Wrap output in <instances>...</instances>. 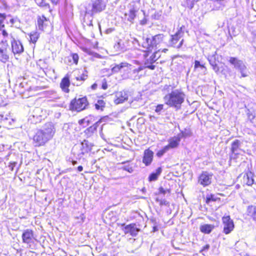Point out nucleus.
<instances>
[{
    "label": "nucleus",
    "instance_id": "obj_14",
    "mask_svg": "<svg viewBox=\"0 0 256 256\" xmlns=\"http://www.w3.org/2000/svg\"><path fill=\"white\" fill-rule=\"evenodd\" d=\"M11 45L12 52L14 54H20L24 52V48L20 41L16 40L12 38L11 40Z\"/></svg>",
    "mask_w": 256,
    "mask_h": 256
},
{
    "label": "nucleus",
    "instance_id": "obj_50",
    "mask_svg": "<svg viewBox=\"0 0 256 256\" xmlns=\"http://www.w3.org/2000/svg\"><path fill=\"white\" fill-rule=\"evenodd\" d=\"M16 164H17L16 162H10L8 166V168L9 170L12 172L14 170V168L16 166Z\"/></svg>",
    "mask_w": 256,
    "mask_h": 256
},
{
    "label": "nucleus",
    "instance_id": "obj_24",
    "mask_svg": "<svg viewBox=\"0 0 256 256\" xmlns=\"http://www.w3.org/2000/svg\"><path fill=\"white\" fill-rule=\"evenodd\" d=\"M168 142V144L166 146L168 147V150L170 148H177L180 144V142L174 136L169 138Z\"/></svg>",
    "mask_w": 256,
    "mask_h": 256
},
{
    "label": "nucleus",
    "instance_id": "obj_17",
    "mask_svg": "<svg viewBox=\"0 0 256 256\" xmlns=\"http://www.w3.org/2000/svg\"><path fill=\"white\" fill-rule=\"evenodd\" d=\"M154 157V152L149 148L144 151L142 162L146 166H149L152 163Z\"/></svg>",
    "mask_w": 256,
    "mask_h": 256
},
{
    "label": "nucleus",
    "instance_id": "obj_53",
    "mask_svg": "<svg viewBox=\"0 0 256 256\" xmlns=\"http://www.w3.org/2000/svg\"><path fill=\"white\" fill-rule=\"evenodd\" d=\"M156 54H157L156 52H154L149 58L150 60V62H150V63L151 64L154 63L156 60Z\"/></svg>",
    "mask_w": 256,
    "mask_h": 256
},
{
    "label": "nucleus",
    "instance_id": "obj_43",
    "mask_svg": "<svg viewBox=\"0 0 256 256\" xmlns=\"http://www.w3.org/2000/svg\"><path fill=\"white\" fill-rule=\"evenodd\" d=\"M180 131L182 133L184 138L191 136V132L189 128H184V130H182Z\"/></svg>",
    "mask_w": 256,
    "mask_h": 256
},
{
    "label": "nucleus",
    "instance_id": "obj_15",
    "mask_svg": "<svg viewBox=\"0 0 256 256\" xmlns=\"http://www.w3.org/2000/svg\"><path fill=\"white\" fill-rule=\"evenodd\" d=\"M212 175L205 172L199 176L198 182L204 186H208L212 182Z\"/></svg>",
    "mask_w": 256,
    "mask_h": 256
},
{
    "label": "nucleus",
    "instance_id": "obj_56",
    "mask_svg": "<svg viewBox=\"0 0 256 256\" xmlns=\"http://www.w3.org/2000/svg\"><path fill=\"white\" fill-rule=\"evenodd\" d=\"M180 142L182 138H184V136H183L182 133L180 131V132L176 136H174Z\"/></svg>",
    "mask_w": 256,
    "mask_h": 256
},
{
    "label": "nucleus",
    "instance_id": "obj_29",
    "mask_svg": "<svg viewBox=\"0 0 256 256\" xmlns=\"http://www.w3.org/2000/svg\"><path fill=\"white\" fill-rule=\"evenodd\" d=\"M93 16L92 15L90 16V14H87L86 12L84 18V22L88 26H92V18H93Z\"/></svg>",
    "mask_w": 256,
    "mask_h": 256
},
{
    "label": "nucleus",
    "instance_id": "obj_22",
    "mask_svg": "<svg viewBox=\"0 0 256 256\" xmlns=\"http://www.w3.org/2000/svg\"><path fill=\"white\" fill-rule=\"evenodd\" d=\"M244 180L248 186H252L254 182V174L251 172H247L244 176Z\"/></svg>",
    "mask_w": 256,
    "mask_h": 256
},
{
    "label": "nucleus",
    "instance_id": "obj_61",
    "mask_svg": "<svg viewBox=\"0 0 256 256\" xmlns=\"http://www.w3.org/2000/svg\"><path fill=\"white\" fill-rule=\"evenodd\" d=\"M210 248V245L209 244H206L202 248V250L204 251L208 250Z\"/></svg>",
    "mask_w": 256,
    "mask_h": 256
},
{
    "label": "nucleus",
    "instance_id": "obj_57",
    "mask_svg": "<svg viewBox=\"0 0 256 256\" xmlns=\"http://www.w3.org/2000/svg\"><path fill=\"white\" fill-rule=\"evenodd\" d=\"M44 72H45L46 74L48 76V74L50 75L52 74V73H54V70L53 69L48 70V69L46 68L45 70H44Z\"/></svg>",
    "mask_w": 256,
    "mask_h": 256
},
{
    "label": "nucleus",
    "instance_id": "obj_40",
    "mask_svg": "<svg viewBox=\"0 0 256 256\" xmlns=\"http://www.w3.org/2000/svg\"><path fill=\"white\" fill-rule=\"evenodd\" d=\"M122 66V62L118 64H116L112 68V72L113 73H118V72H121Z\"/></svg>",
    "mask_w": 256,
    "mask_h": 256
},
{
    "label": "nucleus",
    "instance_id": "obj_47",
    "mask_svg": "<svg viewBox=\"0 0 256 256\" xmlns=\"http://www.w3.org/2000/svg\"><path fill=\"white\" fill-rule=\"evenodd\" d=\"M144 70L143 66H139L138 68H134V66H132V68L131 70V72H132L134 74H138L140 72Z\"/></svg>",
    "mask_w": 256,
    "mask_h": 256
},
{
    "label": "nucleus",
    "instance_id": "obj_55",
    "mask_svg": "<svg viewBox=\"0 0 256 256\" xmlns=\"http://www.w3.org/2000/svg\"><path fill=\"white\" fill-rule=\"evenodd\" d=\"M88 76L86 74H83L82 76H78L76 78V79L77 80H82V81H84L86 79Z\"/></svg>",
    "mask_w": 256,
    "mask_h": 256
},
{
    "label": "nucleus",
    "instance_id": "obj_5",
    "mask_svg": "<svg viewBox=\"0 0 256 256\" xmlns=\"http://www.w3.org/2000/svg\"><path fill=\"white\" fill-rule=\"evenodd\" d=\"M228 62L239 71L241 74L242 77L244 78L248 76V72L242 60H238L236 58L230 57Z\"/></svg>",
    "mask_w": 256,
    "mask_h": 256
},
{
    "label": "nucleus",
    "instance_id": "obj_64",
    "mask_svg": "<svg viewBox=\"0 0 256 256\" xmlns=\"http://www.w3.org/2000/svg\"><path fill=\"white\" fill-rule=\"evenodd\" d=\"M52 2L53 4H56L58 2H59V0H50Z\"/></svg>",
    "mask_w": 256,
    "mask_h": 256
},
{
    "label": "nucleus",
    "instance_id": "obj_36",
    "mask_svg": "<svg viewBox=\"0 0 256 256\" xmlns=\"http://www.w3.org/2000/svg\"><path fill=\"white\" fill-rule=\"evenodd\" d=\"M156 200L158 202L160 206H168V202L165 199H164L162 197L158 196L156 198Z\"/></svg>",
    "mask_w": 256,
    "mask_h": 256
},
{
    "label": "nucleus",
    "instance_id": "obj_4",
    "mask_svg": "<svg viewBox=\"0 0 256 256\" xmlns=\"http://www.w3.org/2000/svg\"><path fill=\"white\" fill-rule=\"evenodd\" d=\"M184 35V30L183 27L182 26L174 34L171 36L170 39L169 40V45L177 48H180L184 41L182 38Z\"/></svg>",
    "mask_w": 256,
    "mask_h": 256
},
{
    "label": "nucleus",
    "instance_id": "obj_46",
    "mask_svg": "<svg viewBox=\"0 0 256 256\" xmlns=\"http://www.w3.org/2000/svg\"><path fill=\"white\" fill-rule=\"evenodd\" d=\"M122 169L129 172L130 173L132 172L134 170L132 166L130 164L124 166L123 167H122Z\"/></svg>",
    "mask_w": 256,
    "mask_h": 256
},
{
    "label": "nucleus",
    "instance_id": "obj_33",
    "mask_svg": "<svg viewBox=\"0 0 256 256\" xmlns=\"http://www.w3.org/2000/svg\"><path fill=\"white\" fill-rule=\"evenodd\" d=\"M93 119V117L92 116H87L82 120H79L78 122L80 124H86V126L89 124Z\"/></svg>",
    "mask_w": 256,
    "mask_h": 256
},
{
    "label": "nucleus",
    "instance_id": "obj_44",
    "mask_svg": "<svg viewBox=\"0 0 256 256\" xmlns=\"http://www.w3.org/2000/svg\"><path fill=\"white\" fill-rule=\"evenodd\" d=\"M199 68L202 69V68L206 69V67L204 66V64H200V61L196 60L194 61V70H196Z\"/></svg>",
    "mask_w": 256,
    "mask_h": 256
},
{
    "label": "nucleus",
    "instance_id": "obj_1",
    "mask_svg": "<svg viewBox=\"0 0 256 256\" xmlns=\"http://www.w3.org/2000/svg\"><path fill=\"white\" fill-rule=\"evenodd\" d=\"M56 128L53 123H46L42 128L36 130L33 136V144L35 146H44L54 136Z\"/></svg>",
    "mask_w": 256,
    "mask_h": 256
},
{
    "label": "nucleus",
    "instance_id": "obj_41",
    "mask_svg": "<svg viewBox=\"0 0 256 256\" xmlns=\"http://www.w3.org/2000/svg\"><path fill=\"white\" fill-rule=\"evenodd\" d=\"M168 150V146H164L162 150H160L156 153V156L158 157L162 156Z\"/></svg>",
    "mask_w": 256,
    "mask_h": 256
},
{
    "label": "nucleus",
    "instance_id": "obj_16",
    "mask_svg": "<svg viewBox=\"0 0 256 256\" xmlns=\"http://www.w3.org/2000/svg\"><path fill=\"white\" fill-rule=\"evenodd\" d=\"M122 66L121 73L123 72V78H132V76L130 74L131 70L132 68V66L126 62H122Z\"/></svg>",
    "mask_w": 256,
    "mask_h": 256
},
{
    "label": "nucleus",
    "instance_id": "obj_60",
    "mask_svg": "<svg viewBox=\"0 0 256 256\" xmlns=\"http://www.w3.org/2000/svg\"><path fill=\"white\" fill-rule=\"evenodd\" d=\"M104 124H102L100 128V136L102 137V136L103 135L102 131L103 126H104Z\"/></svg>",
    "mask_w": 256,
    "mask_h": 256
},
{
    "label": "nucleus",
    "instance_id": "obj_32",
    "mask_svg": "<svg viewBox=\"0 0 256 256\" xmlns=\"http://www.w3.org/2000/svg\"><path fill=\"white\" fill-rule=\"evenodd\" d=\"M105 102L102 100H98L95 104V108L98 110H102L105 106Z\"/></svg>",
    "mask_w": 256,
    "mask_h": 256
},
{
    "label": "nucleus",
    "instance_id": "obj_49",
    "mask_svg": "<svg viewBox=\"0 0 256 256\" xmlns=\"http://www.w3.org/2000/svg\"><path fill=\"white\" fill-rule=\"evenodd\" d=\"M163 108L164 104H159L156 106L154 111L158 114H160V112L163 110Z\"/></svg>",
    "mask_w": 256,
    "mask_h": 256
},
{
    "label": "nucleus",
    "instance_id": "obj_19",
    "mask_svg": "<svg viewBox=\"0 0 256 256\" xmlns=\"http://www.w3.org/2000/svg\"><path fill=\"white\" fill-rule=\"evenodd\" d=\"M48 23L49 21L44 16H39L38 18V28L40 30H44Z\"/></svg>",
    "mask_w": 256,
    "mask_h": 256
},
{
    "label": "nucleus",
    "instance_id": "obj_10",
    "mask_svg": "<svg viewBox=\"0 0 256 256\" xmlns=\"http://www.w3.org/2000/svg\"><path fill=\"white\" fill-rule=\"evenodd\" d=\"M128 93L126 90L117 92L114 94V102L115 104H118L124 103L128 100Z\"/></svg>",
    "mask_w": 256,
    "mask_h": 256
},
{
    "label": "nucleus",
    "instance_id": "obj_42",
    "mask_svg": "<svg viewBox=\"0 0 256 256\" xmlns=\"http://www.w3.org/2000/svg\"><path fill=\"white\" fill-rule=\"evenodd\" d=\"M144 67V69L145 68H148V69L153 70L155 68V66L154 64H148V60H146L144 63V66H142Z\"/></svg>",
    "mask_w": 256,
    "mask_h": 256
},
{
    "label": "nucleus",
    "instance_id": "obj_30",
    "mask_svg": "<svg viewBox=\"0 0 256 256\" xmlns=\"http://www.w3.org/2000/svg\"><path fill=\"white\" fill-rule=\"evenodd\" d=\"M199 0H184L182 2V5L185 7L192 9L194 7V2Z\"/></svg>",
    "mask_w": 256,
    "mask_h": 256
},
{
    "label": "nucleus",
    "instance_id": "obj_51",
    "mask_svg": "<svg viewBox=\"0 0 256 256\" xmlns=\"http://www.w3.org/2000/svg\"><path fill=\"white\" fill-rule=\"evenodd\" d=\"M72 58L75 64H77L78 62V59H79L78 54H72Z\"/></svg>",
    "mask_w": 256,
    "mask_h": 256
},
{
    "label": "nucleus",
    "instance_id": "obj_12",
    "mask_svg": "<svg viewBox=\"0 0 256 256\" xmlns=\"http://www.w3.org/2000/svg\"><path fill=\"white\" fill-rule=\"evenodd\" d=\"M130 41L128 40H119L114 48L118 51L124 52L130 48Z\"/></svg>",
    "mask_w": 256,
    "mask_h": 256
},
{
    "label": "nucleus",
    "instance_id": "obj_35",
    "mask_svg": "<svg viewBox=\"0 0 256 256\" xmlns=\"http://www.w3.org/2000/svg\"><path fill=\"white\" fill-rule=\"evenodd\" d=\"M114 214L112 212V214L109 213L108 216H106V220H110V222L104 220V222L106 224H113L116 220V217L113 216Z\"/></svg>",
    "mask_w": 256,
    "mask_h": 256
},
{
    "label": "nucleus",
    "instance_id": "obj_25",
    "mask_svg": "<svg viewBox=\"0 0 256 256\" xmlns=\"http://www.w3.org/2000/svg\"><path fill=\"white\" fill-rule=\"evenodd\" d=\"M248 215L256 221V206H249L246 210Z\"/></svg>",
    "mask_w": 256,
    "mask_h": 256
},
{
    "label": "nucleus",
    "instance_id": "obj_34",
    "mask_svg": "<svg viewBox=\"0 0 256 256\" xmlns=\"http://www.w3.org/2000/svg\"><path fill=\"white\" fill-rule=\"evenodd\" d=\"M81 144H82L83 148H86V151L91 150L93 146V144L92 143L89 142H88V140H84V141L82 142Z\"/></svg>",
    "mask_w": 256,
    "mask_h": 256
},
{
    "label": "nucleus",
    "instance_id": "obj_31",
    "mask_svg": "<svg viewBox=\"0 0 256 256\" xmlns=\"http://www.w3.org/2000/svg\"><path fill=\"white\" fill-rule=\"evenodd\" d=\"M212 228V225H202L200 228L201 232L205 234L210 233Z\"/></svg>",
    "mask_w": 256,
    "mask_h": 256
},
{
    "label": "nucleus",
    "instance_id": "obj_27",
    "mask_svg": "<svg viewBox=\"0 0 256 256\" xmlns=\"http://www.w3.org/2000/svg\"><path fill=\"white\" fill-rule=\"evenodd\" d=\"M162 172V168L160 167L156 169V172H152L150 175L148 177L149 180L150 182L156 180L158 179V176L161 174Z\"/></svg>",
    "mask_w": 256,
    "mask_h": 256
},
{
    "label": "nucleus",
    "instance_id": "obj_45",
    "mask_svg": "<svg viewBox=\"0 0 256 256\" xmlns=\"http://www.w3.org/2000/svg\"><path fill=\"white\" fill-rule=\"evenodd\" d=\"M159 194L158 196H160V194H170V190L168 189H164L163 188L160 187L159 188Z\"/></svg>",
    "mask_w": 256,
    "mask_h": 256
},
{
    "label": "nucleus",
    "instance_id": "obj_8",
    "mask_svg": "<svg viewBox=\"0 0 256 256\" xmlns=\"http://www.w3.org/2000/svg\"><path fill=\"white\" fill-rule=\"evenodd\" d=\"M138 10V8L134 3L130 4L129 10L128 12L124 14V18L125 20L130 22V24H134V20L136 18V12Z\"/></svg>",
    "mask_w": 256,
    "mask_h": 256
},
{
    "label": "nucleus",
    "instance_id": "obj_6",
    "mask_svg": "<svg viewBox=\"0 0 256 256\" xmlns=\"http://www.w3.org/2000/svg\"><path fill=\"white\" fill-rule=\"evenodd\" d=\"M88 102L86 97L72 100L70 105V108L72 110L80 112L86 108Z\"/></svg>",
    "mask_w": 256,
    "mask_h": 256
},
{
    "label": "nucleus",
    "instance_id": "obj_62",
    "mask_svg": "<svg viewBox=\"0 0 256 256\" xmlns=\"http://www.w3.org/2000/svg\"><path fill=\"white\" fill-rule=\"evenodd\" d=\"M2 34L4 36V37L7 36H8V34L5 30H2Z\"/></svg>",
    "mask_w": 256,
    "mask_h": 256
},
{
    "label": "nucleus",
    "instance_id": "obj_9",
    "mask_svg": "<svg viewBox=\"0 0 256 256\" xmlns=\"http://www.w3.org/2000/svg\"><path fill=\"white\" fill-rule=\"evenodd\" d=\"M102 119L100 118L92 126L87 128L84 131V135L87 138H94L97 136V128L102 123Z\"/></svg>",
    "mask_w": 256,
    "mask_h": 256
},
{
    "label": "nucleus",
    "instance_id": "obj_21",
    "mask_svg": "<svg viewBox=\"0 0 256 256\" xmlns=\"http://www.w3.org/2000/svg\"><path fill=\"white\" fill-rule=\"evenodd\" d=\"M70 85V82L68 77L66 76L62 80L60 84V86L65 92H68L70 90L68 87Z\"/></svg>",
    "mask_w": 256,
    "mask_h": 256
},
{
    "label": "nucleus",
    "instance_id": "obj_3",
    "mask_svg": "<svg viewBox=\"0 0 256 256\" xmlns=\"http://www.w3.org/2000/svg\"><path fill=\"white\" fill-rule=\"evenodd\" d=\"M164 38L163 34H158L152 36V38H146L143 42L142 46L146 48L148 52H151L158 45L162 42Z\"/></svg>",
    "mask_w": 256,
    "mask_h": 256
},
{
    "label": "nucleus",
    "instance_id": "obj_23",
    "mask_svg": "<svg viewBox=\"0 0 256 256\" xmlns=\"http://www.w3.org/2000/svg\"><path fill=\"white\" fill-rule=\"evenodd\" d=\"M134 225H126L124 229L125 234L130 233L132 236H136L139 230L134 226Z\"/></svg>",
    "mask_w": 256,
    "mask_h": 256
},
{
    "label": "nucleus",
    "instance_id": "obj_28",
    "mask_svg": "<svg viewBox=\"0 0 256 256\" xmlns=\"http://www.w3.org/2000/svg\"><path fill=\"white\" fill-rule=\"evenodd\" d=\"M220 198L214 194H208L206 196V202L208 204H210L212 202L220 201Z\"/></svg>",
    "mask_w": 256,
    "mask_h": 256
},
{
    "label": "nucleus",
    "instance_id": "obj_26",
    "mask_svg": "<svg viewBox=\"0 0 256 256\" xmlns=\"http://www.w3.org/2000/svg\"><path fill=\"white\" fill-rule=\"evenodd\" d=\"M208 60L210 62V64L212 66L214 72H218L220 69L216 64L215 56H208Z\"/></svg>",
    "mask_w": 256,
    "mask_h": 256
},
{
    "label": "nucleus",
    "instance_id": "obj_18",
    "mask_svg": "<svg viewBox=\"0 0 256 256\" xmlns=\"http://www.w3.org/2000/svg\"><path fill=\"white\" fill-rule=\"evenodd\" d=\"M0 116L2 122L8 126H12L16 121L15 119L10 115V114H2Z\"/></svg>",
    "mask_w": 256,
    "mask_h": 256
},
{
    "label": "nucleus",
    "instance_id": "obj_37",
    "mask_svg": "<svg viewBox=\"0 0 256 256\" xmlns=\"http://www.w3.org/2000/svg\"><path fill=\"white\" fill-rule=\"evenodd\" d=\"M30 42L35 43L39 38V34L38 32H31L30 36Z\"/></svg>",
    "mask_w": 256,
    "mask_h": 256
},
{
    "label": "nucleus",
    "instance_id": "obj_54",
    "mask_svg": "<svg viewBox=\"0 0 256 256\" xmlns=\"http://www.w3.org/2000/svg\"><path fill=\"white\" fill-rule=\"evenodd\" d=\"M102 88L103 90H106L108 88V84L105 78H104L102 82Z\"/></svg>",
    "mask_w": 256,
    "mask_h": 256
},
{
    "label": "nucleus",
    "instance_id": "obj_2",
    "mask_svg": "<svg viewBox=\"0 0 256 256\" xmlns=\"http://www.w3.org/2000/svg\"><path fill=\"white\" fill-rule=\"evenodd\" d=\"M185 94L180 90L176 89L166 94L164 100L166 104L178 108L184 102Z\"/></svg>",
    "mask_w": 256,
    "mask_h": 256
},
{
    "label": "nucleus",
    "instance_id": "obj_7",
    "mask_svg": "<svg viewBox=\"0 0 256 256\" xmlns=\"http://www.w3.org/2000/svg\"><path fill=\"white\" fill-rule=\"evenodd\" d=\"M92 9H86L87 14L94 15L96 13L104 10L106 6V2L103 0H91Z\"/></svg>",
    "mask_w": 256,
    "mask_h": 256
},
{
    "label": "nucleus",
    "instance_id": "obj_58",
    "mask_svg": "<svg viewBox=\"0 0 256 256\" xmlns=\"http://www.w3.org/2000/svg\"><path fill=\"white\" fill-rule=\"evenodd\" d=\"M5 18L4 14L0 13V24L2 23L4 20Z\"/></svg>",
    "mask_w": 256,
    "mask_h": 256
},
{
    "label": "nucleus",
    "instance_id": "obj_39",
    "mask_svg": "<svg viewBox=\"0 0 256 256\" xmlns=\"http://www.w3.org/2000/svg\"><path fill=\"white\" fill-rule=\"evenodd\" d=\"M234 225H224V232L226 234H229L234 228Z\"/></svg>",
    "mask_w": 256,
    "mask_h": 256
},
{
    "label": "nucleus",
    "instance_id": "obj_13",
    "mask_svg": "<svg viewBox=\"0 0 256 256\" xmlns=\"http://www.w3.org/2000/svg\"><path fill=\"white\" fill-rule=\"evenodd\" d=\"M7 46L6 40H2L0 42V60L3 62H6L8 59L6 54Z\"/></svg>",
    "mask_w": 256,
    "mask_h": 256
},
{
    "label": "nucleus",
    "instance_id": "obj_59",
    "mask_svg": "<svg viewBox=\"0 0 256 256\" xmlns=\"http://www.w3.org/2000/svg\"><path fill=\"white\" fill-rule=\"evenodd\" d=\"M147 20L144 18L140 22V24L142 25H144L146 24Z\"/></svg>",
    "mask_w": 256,
    "mask_h": 256
},
{
    "label": "nucleus",
    "instance_id": "obj_63",
    "mask_svg": "<svg viewBox=\"0 0 256 256\" xmlns=\"http://www.w3.org/2000/svg\"><path fill=\"white\" fill-rule=\"evenodd\" d=\"M97 86L98 85L96 84H94L92 86L91 88L92 90H96L97 88Z\"/></svg>",
    "mask_w": 256,
    "mask_h": 256
},
{
    "label": "nucleus",
    "instance_id": "obj_38",
    "mask_svg": "<svg viewBox=\"0 0 256 256\" xmlns=\"http://www.w3.org/2000/svg\"><path fill=\"white\" fill-rule=\"evenodd\" d=\"M223 224H234V222L229 216H224L222 218Z\"/></svg>",
    "mask_w": 256,
    "mask_h": 256
},
{
    "label": "nucleus",
    "instance_id": "obj_11",
    "mask_svg": "<svg viewBox=\"0 0 256 256\" xmlns=\"http://www.w3.org/2000/svg\"><path fill=\"white\" fill-rule=\"evenodd\" d=\"M240 145L241 142L238 140H236L232 143L230 158L236 159L237 158L238 156L240 154L238 152L240 150Z\"/></svg>",
    "mask_w": 256,
    "mask_h": 256
},
{
    "label": "nucleus",
    "instance_id": "obj_48",
    "mask_svg": "<svg viewBox=\"0 0 256 256\" xmlns=\"http://www.w3.org/2000/svg\"><path fill=\"white\" fill-rule=\"evenodd\" d=\"M246 114L248 116V119L250 122H252V120L255 118V115L254 114L249 110H248Z\"/></svg>",
    "mask_w": 256,
    "mask_h": 256
},
{
    "label": "nucleus",
    "instance_id": "obj_52",
    "mask_svg": "<svg viewBox=\"0 0 256 256\" xmlns=\"http://www.w3.org/2000/svg\"><path fill=\"white\" fill-rule=\"evenodd\" d=\"M36 2L38 4L40 5L41 6H46V2L44 0H35Z\"/></svg>",
    "mask_w": 256,
    "mask_h": 256
},
{
    "label": "nucleus",
    "instance_id": "obj_20",
    "mask_svg": "<svg viewBox=\"0 0 256 256\" xmlns=\"http://www.w3.org/2000/svg\"><path fill=\"white\" fill-rule=\"evenodd\" d=\"M22 241L24 243L29 244L33 238V233L32 230H26L22 234Z\"/></svg>",
    "mask_w": 256,
    "mask_h": 256
}]
</instances>
